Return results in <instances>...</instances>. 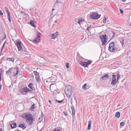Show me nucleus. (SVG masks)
I'll use <instances>...</instances> for the list:
<instances>
[{
  "label": "nucleus",
  "instance_id": "obj_8",
  "mask_svg": "<svg viewBox=\"0 0 131 131\" xmlns=\"http://www.w3.org/2000/svg\"><path fill=\"white\" fill-rule=\"evenodd\" d=\"M15 45L17 46L19 51H20L22 50V47L21 45V41H19L16 42Z\"/></svg>",
  "mask_w": 131,
  "mask_h": 131
},
{
  "label": "nucleus",
  "instance_id": "obj_34",
  "mask_svg": "<svg viewBox=\"0 0 131 131\" xmlns=\"http://www.w3.org/2000/svg\"><path fill=\"white\" fill-rule=\"evenodd\" d=\"M53 131H63L59 128H56L54 129Z\"/></svg>",
  "mask_w": 131,
  "mask_h": 131
},
{
  "label": "nucleus",
  "instance_id": "obj_1",
  "mask_svg": "<svg viewBox=\"0 0 131 131\" xmlns=\"http://www.w3.org/2000/svg\"><path fill=\"white\" fill-rule=\"evenodd\" d=\"M72 90V87L71 85H67L66 86L65 91L67 97L68 98H69L71 96Z\"/></svg>",
  "mask_w": 131,
  "mask_h": 131
},
{
  "label": "nucleus",
  "instance_id": "obj_36",
  "mask_svg": "<svg viewBox=\"0 0 131 131\" xmlns=\"http://www.w3.org/2000/svg\"><path fill=\"white\" fill-rule=\"evenodd\" d=\"M125 122H122L120 123V125L121 126H124L125 125Z\"/></svg>",
  "mask_w": 131,
  "mask_h": 131
},
{
  "label": "nucleus",
  "instance_id": "obj_47",
  "mask_svg": "<svg viewBox=\"0 0 131 131\" xmlns=\"http://www.w3.org/2000/svg\"><path fill=\"white\" fill-rule=\"evenodd\" d=\"M27 92H29V91H31V90H30L27 87Z\"/></svg>",
  "mask_w": 131,
  "mask_h": 131
},
{
  "label": "nucleus",
  "instance_id": "obj_52",
  "mask_svg": "<svg viewBox=\"0 0 131 131\" xmlns=\"http://www.w3.org/2000/svg\"><path fill=\"white\" fill-rule=\"evenodd\" d=\"M4 48H3L2 47V48L1 49V52H2Z\"/></svg>",
  "mask_w": 131,
  "mask_h": 131
},
{
  "label": "nucleus",
  "instance_id": "obj_28",
  "mask_svg": "<svg viewBox=\"0 0 131 131\" xmlns=\"http://www.w3.org/2000/svg\"><path fill=\"white\" fill-rule=\"evenodd\" d=\"M50 81L51 82H55L56 81V80L54 78H52V77H50Z\"/></svg>",
  "mask_w": 131,
  "mask_h": 131
},
{
  "label": "nucleus",
  "instance_id": "obj_38",
  "mask_svg": "<svg viewBox=\"0 0 131 131\" xmlns=\"http://www.w3.org/2000/svg\"><path fill=\"white\" fill-rule=\"evenodd\" d=\"M66 68L67 69H68L69 67V64L68 63H66Z\"/></svg>",
  "mask_w": 131,
  "mask_h": 131
},
{
  "label": "nucleus",
  "instance_id": "obj_22",
  "mask_svg": "<svg viewBox=\"0 0 131 131\" xmlns=\"http://www.w3.org/2000/svg\"><path fill=\"white\" fill-rule=\"evenodd\" d=\"M19 127L23 129L24 130L26 128V126H25V124H20L19 125Z\"/></svg>",
  "mask_w": 131,
  "mask_h": 131
},
{
  "label": "nucleus",
  "instance_id": "obj_11",
  "mask_svg": "<svg viewBox=\"0 0 131 131\" xmlns=\"http://www.w3.org/2000/svg\"><path fill=\"white\" fill-rule=\"evenodd\" d=\"M84 21V19H82L81 18H80L79 19H76L75 20V21L80 25L81 24H83Z\"/></svg>",
  "mask_w": 131,
  "mask_h": 131
},
{
  "label": "nucleus",
  "instance_id": "obj_60",
  "mask_svg": "<svg viewBox=\"0 0 131 131\" xmlns=\"http://www.w3.org/2000/svg\"><path fill=\"white\" fill-rule=\"evenodd\" d=\"M49 102H51V101H50V100H49Z\"/></svg>",
  "mask_w": 131,
  "mask_h": 131
},
{
  "label": "nucleus",
  "instance_id": "obj_50",
  "mask_svg": "<svg viewBox=\"0 0 131 131\" xmlns=\"http://www.w3.org/2000/svg\"><path fill=\"white\" fill-rule=\"evenodd\" d=\"M59 3L58 2V0H57V1L56 2V3L54 4V6L56 4H57Z\"/></svg>",
  "mask_w": 131,
  "mask_h": 131
},
{
  "label": "nucleus",
  "instance_id": "obj_5",
  "mask_svg": "<svg viewBox=\"0 0 131 131\" xmlns=\"http://www.w3.org/2000/svg\"><path fill=\"white\" fill-rule=\"evenodd\" d=\"M28 116L26 118V120L29 123V125H32L33 123L34 118L32 117V115L31 114H28Z\"/></svg>",
  "mask_w": 131,
  "mask_h": 131
},
{
  "label": "nucleus",
  "instance_id": "obj_39",
  "mask_svg": "<svg viewBox=\"0 0 131 131\" xmlns=\"http://www.w3.org/2000/svg\"><path fill=\"white\" fill-rule=\"evenodd\" d=\"M63 114L65 115L66 116H67L68 115V114L67 113V112L64 111L63 112Z\"/></svg>",
  "mask_w": 131,
  "mask_h": 131
},
{
  "label": "nucleus",
  "instance_id": "obj_53",
  "mask_svg": "<svg viewBox=\"0 0 131 131\" xmlns=\"http://www.w3.org/2000/svg\"><path fill=\"white\" fill-rule=\"evenodd\" d=\"M1 76H0V81H1Z\"/></svg>",
  "mask_w": 131,
  "mask_h": 131
},
{
  "label": "nucleus",
  "instance_id": "obj_41",
  "mask_svg": "<svg viewBox=\"0 0 131 131\" xmlns=\"http://www.w3.org/2000/svg\"><path fill=\"white\" fill-rule=\"evenodd\" d=\"M120 10V13H121V14H122L123 13V10H122V9H119Z\"/></svg>",
  "mask_w": 131,
  "mask_h": 131
},
{
  "label": "nucleus",
  "instance_id": "obj_4",
  "mask_svg": "<svg viewBox=\"0 0 131 131\" xmlns=\"http://www.w3.org/2000/svg\"><path fill=\"white\" fill-rule=\"evenodd\" d=\"M90 15V17L92 19H97L101 16L100 15H98L97 13H92Z\"/></svg>",
  "mask_w": 131,
  "mask_h": 131
},
{
  "label": "nucleus",
  "instance_id": "obj_20",
  "mask_svg": "<svg viewBox=\"0 0 131 131\" xmlns=\"http://www.w3.org/2000/svg\"><path fill=\"white\" fill-rule=\"evenodd\" d=\"M10 126L12 129L15 128L17 127V124L16 123L14 122L10 125Z\"/></svg>",
  "mask_w": 131,
  "mask_h": 131
},
{
  "label": "nucleus",
  "instance_id": "obj_45",
  "mask_svg": "<svg viewBox=\"0 0 131 131\" xmlns=\"http://www.w3.org/2000/svg\"><path fill=\"white\" fill-rule=\"evenodd\" d=\"M2 73V70L1 69H0V76H1Z\"/></svg>",
  "mask_w": 131,
  "mask_h": 131
},
{
  "label": "nucleus",
  "instance_id": "obj_13",
  "mask_svg": "<svg viewBox=\"0 0 131 131\" xmlns=\"http://www.w3.org/2000/svg\"><path fill=\"white\" fill-rule=\"evenodd\" d=\"M20 92H22L23 94H25L27 92V87H25L21 89Z\"/></svg>",
  "mask_w": 131,
  "mask_h": 131
},
{
  "label": "nucleus",
  "instance_id": "obj_56",
  "mask_svg": "<svg viewBox=\"0 0 131 131\" xmlns=\"http://www.w3.org/2000/svg\"><path fill=\"white\" fill-rule=\"evenodd\" d=\"M122 1L123 2H125L126 1L125 0H123Z\"/></svg>",
  "mask_w": 131,
  "mask_h": 131
},
{
  "label": "nucleus",
  "instance_id": "obj_32",
  "mask_svg": "<svg viewBox=\"0 0 131 131\" xmlns=\"http://www.w3.org/2000/svg\"><path fill=\"white\" fill-rule=\"evenodd\" d=\"M124 39L123 38H122V40L121 41H120L121 43V45L122 46H123L124 45Z\"/></svg>",
  "mask_w": 131,
  "mask_h": 131
},
{
  "label": "nucleus",
  "instance_id": "obj_30",
  "mask_svg": "<svg viewBox=\"0 0 131 131\" xmlns=\"http://www.w3.org/2000/svg\"><path fill=\"white\" fill-rule=\"evenodd\" d=\"M43 116H41L40 117H39L38 119V122H40L42 120L43 118Z\"/></svg>",
  "mask_w": 131,
  "mask_h": 131
},
{
  "label": "nucleus",
  "instance_id": "obj_57",
  "mask_svg": "<svg viewBox=\"0 0 131 131\" xmlns=\"http://www.w3.org/2000/svg\"><path fill=\"white\" fill-rule=\"evenodd\" d=\"M120 106V104H119L118 105V106Z\"/></svg>",
  "mask_w": 131,
  "mask_h": 131
},
{
  "label": "nucleus",
  "instance_id": "obj_54",
  "mask_svg": "<svg viewBox=\"0 0 131 131\" xmlns=\"http://www.w3.org/2000/svg\"><path fill=\"white\" fill-rule=\"evenodd\" d=\"M129 25L131 26V23H129Z\"/></svg>",
  "mask_w": 131,
  "mask_h": 131
},
{
  "label": "nucleus",
  "instance_id": "obj_46",
  "mask_svg": "<svg viewBox=\"0 0 131 131\" xmlns=\"http://www.w3.org/2000/svg\"><path fill=\"white\" fill-rule=\"evenodd\" d=\"M0 14L1 15H3V12H2V11L0 9Z\"/></svg>",
  "mask_w": 131,
  "mask_h": 131
},
{
  "label": "nucleus",
  "instance_id": "obj_9",
  "mask_svg": "<svg viewBox=\"0 0 131 131\" xmlns=\"http://www.w3.org/2000/svg\"><path fill=\"white\" fill-rule=\"evenodd\" d=\"M50 89L52 91H55L57 89L56 85L55 84H51L50 85Z\"/></svg>",
  "mask_w": 131,
  "mask_h": 131
},
{
  "label": "nucleus",
  "instance_id": "obj_55",
  "mask_svg": "<svg viewBox=\"0 0 131 131\" xmlns=\"http://www.w3.org/2000/svg\"><path fill=\"white\" fill-rule=\"evenodd\" d=\"M0 131H2V129L0 128Z\"/></svg>",
  "mask_w": 131,
  "mask_h": 131
},
{
  "label": "nucleus",
  "instance_id": "obj_61",
  "mask_svg": "<svg viewBox=\"0 0 131 131\" xmlns=\"http://www.w3.org/2000/svg\"><path fill=\"white\" fill-rule=\"evenodd\" d=\"M32 74V76L33 75H33Z\"/></svg>",
  "mask_w": 131,
  "mask_h": 131
},
{
  "label": "nucleus",
  "instance_id": "obj_33",
  "mask_svg": "<svg viewBox=\"0 0 131 131\" xmlns=\"http://www.w3.org/2000/svg\"><path fill=\"white\" fill-rule=\"evenodd\" d=\"M87 84L85 83V84L83 85L82 86V89H83L85 90L87 88H86V86Z\"/></svg>",
  "mask_w": 131,
  "mask_h": 131
},
{
  "label": "nucleus",
  "instance_id": "obj_37",
  "mask_svg": "<svg viewBox=\"0 0 131 131\" xmlns=\"http://www.w3.org/2000/svg\"><path fill=\"white\" fill-rule=\"evenodd\" d=\"M56 101H57V102L59 103H61L63 102V100H62L61 101H59L58 100H55Z\"/></svg>",
  "mask_w": 131,
  "mask_h": 131
},
{
  "label": "nucleus",
  "instance_id": "obj_42",
  "mask_svg": "<svg viewBox=\"0 0 131 131\" xmlns=\"http://www.w3.org/2000/svg\"><path fill=\"white\" fill-rule=\"evenodd\" d=\"M91 27V26H90L89 27H88L86 29V30H87L88 31H89V29Z\"/></svg>",
  "mask_w": 131,
  "mask_h": 131
},
{
  "label": "nucleus",
  "instance_id": "obj_18",
  "mask_svg": "<svg viewBox=\"0 0 131 131\" xmlns=\"http://www.w3.org/2000/svg\"><path fill=\"white\" fill-rule=\"evenodd\" d=\"M85 63H86L85 62L81 61L80 63L79 64H81L82 66L84 67H88L87 65L85 64Z\"/></svg>",
  "mask_w": 131,
  "mask_h": 131
},
{
  "label": "nucleus",
  "instance_id": "obj_21",
  "mask_svg": "<svg viewBox=\"0 0 131 131\" xmlns=\"http://www.w3.org/2000/svg\"><path fill=\"white\" fill-rule=\"evenodd\" d=\"M34 23L35 22L33 20H31L29 22V24L31 26L34 27H36V26L34 24Z\"/></svg>",
  "mask_w": 131,
  "mask_h": 131
},
{
  "label": "nucleus",
  "instance_id": "obj_35",
  "mask_svg": "<svg viewBox=\"0 0 131 131\" xmlns=\"http://www.w3.org/2000/svg\"><path fill=\"white\" fill-rule=\"evenodd\" d=\"M120 77V75L119 74H118L117 75V82H118V80L119 79Z\"/></svg>",
  "mask_w": 131,
  "mask_h": 131
},
{
  "label": "nucleus",
  "instance_id": "obj_16",
  "mask_svg": "<svg viewBox=\"0 0 131 131\" xmlns=\"http://www.w3.org/2000/svg\"><path fill=\"white\" fill-rule=\"evenodd\" d=\"M110 76L107 74H106L104 76L101 77V78L103 80H105L108 79L109 78Z\"/></svg>",
  "mask_w": 131,
  "mask_h": 131
},
{
  "label": "nucleus",
  "instance_id": "obj_19",
  "mask_svg": "<svg viewBox=\"0 0 131 131\" xmlns=\"http://www.w3.org/2000/svg\"><path fill=\"white\" fill-rule=\"evenodd\" d=\"M12 69L13 70L14 69L12 68L10 69L8 71H6V74L9 75H11L12 73V71H13V70H12Z\"/></svg>",
  "mask_w": 131,
  "mask_h": 131
},
{
  "label": "nucleus",
  "instance_id": "obj_17",
  "mask_svg": "<svg viewBox=\"0 0 131 131\" xmlns=\"http://www.w3.org/2000/svg\"><path fill=\"white\" fill-rule=\"evenodd\" d=\"M92 121L91 120H90L88 122V127L87 129L88 130H90L91 127V123Z\"/></svg>",
  "mask_w": 131,
  "mask_h": 131
},
{
  "label": "nucleus",
  "instance_id": "obj_62",
  "mask_svg": "<svg viewBox=\"0 0 131 131\" xmlns=\"http://www.w3.org/2000/svg\"><path fill=\"white\" fill-rule=\"evenodd\" d=\"M32 74V76L33 75H33Z\"/></svg>",
  "mask_w": 131,
  "mask_h": 131
},
{
  "label": "nucleus",
  "instance_id": "obj_43",
  "mask_svg": "<svg viewBox=\"0 0 131 131\" xmlns=\"http://www.w3.org/2000/svg\"><path fill=\"white\" fill-rule=\"evenodd\" d=\"M111 32H112V34L113 35V37L115 35V33L113 31H112Z\"/></svg>",
  "mask_w": 131,
  "mask_h": 131
},
{
  "label": "nucleus",
  "instance_id": "obj_49",
  "mask_svg": "<svg viewBox=\"0 0 131 131\" xmlns=\"http://www.w3.org/2000/svg\"><path fill=\"white\" fill-rule=\"evenodd\" d=\"M6 12H7V15L10 14V13L9 12V10H8V11H7Z\"/></svg>",
  "mask_w": 131,
  "mask_h": 131
},
{
  "label": "nucleus",
  "instance_id": "obj_40",
  "mask_svg": "<svg viewBox=\"0 0 131 131\" xmlns=\"http://www.w3.org/2000/svg\"><path fill=\"white\" fill-rule=\"evenodd\" d=\"M106 17H104V19L103 20V22L104 23H105L106 22Z\"/></svg>",
  "mask_w": 131,
  "mask_h": 131
},
{
  "label": "nucleus",
  "instance_id": "obj_58",
  "mask_svg": "<svg viewBox=\"0 0 131 131\" xmlns=\"http://www.w3.org/2000/svg\"><path fill=\"white\" fill-rule=\"evenodd\" d=\"M16 131H21L19 130H16Z\"/></svg>",
  "mask_w": 131,
  "mask_h": 131
},
{
  "label": "nucleus",
  "instance_id": "obj_48",
  "mask_svg": "<svg viewBox=\"0 0 131 131\" xmlns=\"http://www.w3.org/2000/svg\"><path fill=\"white\" fill-rule=\"evenodd\" d=\"M5 42H4V43L2 47L3 48H4V47L5 46Z\"/></svg>",
  "mask_w": 131,
  "mask_h": 131
},
{
  "label": "nucleus",
  "instance_id": "obj_7",
  "mask_svg": "<svg viewBox=\"0 0 131 131\" xmlns=\"http://www.w3.org/2000/svg\"><path fill=\"white\" fill-rule=\"evenodd\" d=\"M41 35V34L40 33L38 32V33L37 34V37L34 40V42L36 43L40 41V35Z\"/></svg>",
  "mask_w": 131,
  "mask_h": 131
},
{
  "label": "nucleus",
  "instance_id": "obj_12",
  "mask_svg": "<svg viewBox=\"0 0 131 131\" xmlns=\"http://www.w3.org/2000/svg\"><path fill=\"white\" fill-rule=\"evenodd\" d=\"M14 72L13 73V75L14 76H15L17 75L18 74L19 72V69L18 68H15L13 69Z\"/></svg>",
  "mask_w": 131,
  "mask_h": 131
},
{
  "label": "nucleus",
  "instance_id": "obj_27",
  "mask_svg": "<svg viewBox=\"0 0 131 131\" xmlns=\"http://www.w3.org/2000/svg\"><path fill=\"white\" fill-rule=\"evenodd\" d=\"M7 60L9 61H11L13 62L14 61V59H13L12 58H7Z\"/></svg>",
  "mask_w": 131,
  "mask_h": 131
},
{
  "label": "nucleus",
  "instance_id": "obj_24",
  "mask_svg": "<svg viewBox=\"0 0 131 131\" xmlns=\"http://www.w3.org/2000/svg\"><path fill=\"white\" fill-rule=\"evenodd\" d=\"M71 108L72 110V115H74L75 114V112L74 108L73 106H72L71 107Z\"/></svg>",
  "mask_w": 131,
  "mask_h": 131
},
{
  "label": "nucleus",
  "instance_id": "obj_31",
  "mask_svg": "<svg viewBox=\"0 0 131 131\" xmlns=\"http://www.w3.org/2000/svg\"><path fill=\"white\" fill-rule=\"evenodd\" d=\"M7 17L8 18V20L10 22H11V20L10 19L11 16H10V14L7 15Z\"/></svg>",
  "mask_w": 131,
  "mask_h": 131
},
{
  "label": "nucleus",
  "instance_id": "obj_63",
  "mask_svg": "<svg viewBox=\"0 0 131 131\" xmlns=\"http://www.w3.org/2000/svg\"><path fill=\"white\" fill-rule=\"evenodd\" d=\"M41 113H42V114H43L42 112H41Z\"/></svg>",
  "mask_w": 131,
  "mask_h": 131
},
{
  "label": "nucleus",
  "instance_id": "obj_29",
  "mask_svg": "<svg viewBox=\"0 0 131 131\" xmlns=\"http://www.w3.org/2000/svg\"><path fill=\"white\" fill-rule=\"evenodd\" d=\"M86 63H85L87 65V66H88V65L90 64L92 62V61L90 60L89 61L86 62Z\"/></svg>",
  "mask_w": 131,
  "mask_h": 131
},
{
  "label": "nucleus",
  "instance_id": "obj_51",
  "mask_svg": "<svg viewBox=\"0 0 131 131\" xmlns=\"http://www.w3.org/2000/svg\"><path fill=\"white\" fill-rule=\"evenodd\" d=\"M59 19H57V20L55 21V23H56L58 21Z\"/></svg>",
  "mask_w": 131,
  "mask_h": 131
},
{
  "label": "nucleus",
  "instance_id": "obj_2",
  "mask_svg": "<svg viewBox=\"0 0 131 131\" xmlns=\"http://www.w3.org/2000/svg\"><path fill=\"white\" fill-rule=\"evenodd\" d=\"M108 49L111 52H113L117 51V50L115 46L114 42H112L110 43Z\"/></svg>",
  "mask_w": 131,
  "mask_h": 131
},
{
  "label": "nucleus",
  "instance_id": "obj_14",
  "mask_svg": "<svg viewBox=\"0 0 131 131\" xmlns=\"http://www.w3.org/2000/svg\"><path fill=\"white\" fill-rule=\"evenodd\" d=\"M59 33L58 32H56L55 33L52 34V38L54 39L58 35Z\"/></svg>",
  "mask_w": 131,
  "mask_h": 131
},
{
  "label": "nucleus",
  "instance_id": "obj_6",
  "mask_svg": "<svg viewBox=\"0 0 131 131\" xmlns=\"http://www.w3.org/2000/svg\"><path fill=\"white\" fill-rule=\"evenodd\" d=\"M112 76L111 84L113 85H115L116 84L117 82L116 78V75L115 74H113Z\"/></svg>",
  "mask_w": 131,
  "mask_h": 131
},
{
  "label": "nucleus",
  "instance_id": "obj_25",
  "mask_svg": "<svg viewBox=\"0 0 131 131\" xmlns=\"http://www.w3.org/2000/svg\"><path fill=\"white\" fill-rule=\"evenodd\" d=\"M115 116L117 118H119L120 116V113L119 112H117L115 114Z\"/></svg>",
  "mask_w": 131,
  "mask_h": 131
},
{
  "label": "nucleus",
  "instance_id": "obj_26",
  "mask_svg": "<svg viewBox=\"0 0 131 131\" xmlns=\"http://www.w3.org/2000/svg\"><path fill=\"white\" fill-rule=\"evenodd\" d=\"M35 104H33L31 106L30 110L31 111H34L35 109Z\"/></svg>",
  "mask_w": 131,
  "mask_h": 131
},
{
  "label": "nucleus",
  "instance_id": "obj_10",
  "mask_svg": "<svg viewBox=\"0 0 131 131\" xmlns=\"http://www.w3.org/2000/svg\"><path fill=\"white\" fill-rule=\"evenodd\" d=\"M33 72L36 76V79L37 81L38 82H40V80H39L40 76L39 73L36 71H34Z\"/></svg>",
  "mask_w": 131,
  "mask_h": 131
},
{
  "label": "nucleus",
  "instance_id": "obj_59",
  "mask_svg": "<svg viewBox=\"0 0 131 131\" xmlns=\"http://www.w3.org/2000/svg\"><path fill=\"white\" fill-rule=\"evenodd\" d=\"M54 10V8H52V11H53Z\"/></svg>",
  "mask_w": 131,
  "mask_h": 131
},
{
  "label": "nucleus",
  "instance_id": "obj_15",
  "mask_svg": "<svg viewBox=\"0 0 131 131\" xmlns=\"http://www.w3.org/2000/svg\"><path fill=\"white\" fill-rule=\"evenodd\" d=\"M28 87L32 90H34L35 89V88L34 86V84L32 83H30Z\"/></svg>",
  "mask_w": 131,
  "mask_h": 131
},
{
  "label": "nucleus",
  "instance_id": "obj_44",
  "mask_svg": "<svg viewBox=\"0 0 131 131\" xmlns=\"http://www.w3.org/2000/svg\"><path fill=\"white\" fill-rule=\"evenodd\" d=\"M5 9L6 12L8 10H9L6 7H5Z\"/></svg>",
  "mask_w": 131,
  "mask_h": 131
},
{
  "label": "nucleus",
  "instance_id": "obj_23",
  "mask_svg": "<svg viewBox=\"0 0 131 131\" xmlns=\"http://www.w3.org/2000/svg\"><path fill=\"white\" fill-rule=\"evenodd\" d=\"M28 114H27V113H24L22 114L21 117L24 118H27L28 116Z\"/></svg>",
  "mask_w": 131,
  "mask_h": 131
},
{
  "label": "nucleus",
  "instance_id": "obj_3",
  "mask_svg": "<svg viewBox=\"0 0 131 131\" xmlns=\"http://www.w3.org/2000/svg\"><path fill=\"white\" fill-rule=\"evenodd\" d=\"M99 38L101 39V41L102 42V45H105L106 43L107 42V41L106 40L107 38L106 35H104L100 36Z\"/></svg>",
  "mask_w": 131,
  "mask_h": 131
},
{
  "label": "nucleus",
  "instance_id": "obj_64",
  "mask_svg": "<svg viewBox=\"0 0 131 131\" xmlns=\"http://www.w3.org/2000/svg\"><path fill=\"white\" fill-rule=\"evenodd\" d=\"M59 24V23H58V24Z\"/></svg>",
  "mask_w": 131,
  "mask_h": 131
}]
</instances>
